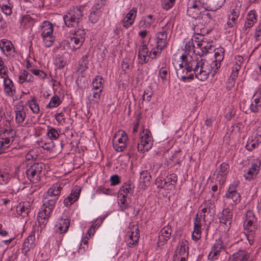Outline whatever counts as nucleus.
<instances>
[{
	"label": "nucleus",
	"mask_w": 261,
	"mask_h": 261,
	"mask_svg": "<svg viewBox=\"0 0 261 261\" xmlns=\"http://www.w3.org/2000/svg\"><path fill=\"white\" fill-rule=\"evenodd\" d=\"M62 184H53L44 194L43 205L38 213V221L41 229L45 227L61 194Z\"/></svg>",
	"instance_id": "nucleus-1"
},
{
	"label": "nucleus",
	"mask_w": 261,
	"mask_h": 261,
	"mask_svg": "<svg viewBox=\"0 0 261 261\" xmlns=\"http://www.w3.org/2000/svg\"><path fill=\"white\" fill-rule=\"evenodd\" d=\"M216 213L215 205L211 200L203 202L194 219V229L192 234L193 240L197 241L201 238V227L206 224V222L210 223Z\"/></svg>",
	"instance_id": "nucleus-2"
},
{
	"label": "nucleus",
	"mask_w": 261,
	"mask_h": 261,
	"mask_svg": "<svg viewBox=\"0 0 261 261\" xmlns=\"http://www.w3.org/2000/svg\"><path fill=\"white\" fill-rule=\"evenodd\" d=\"M216 64L211 60H206L201 57L193 60L190 66L193 67L194 79L205 81L211 73L214 76L219 69V65H217Z\"/></svg>",
	"instance_id": "nucleus-3"
},
{
	"label": "nucleus",
	"mask_w": 261,
	"mask_h": 261,
	"mask_svg": "<svg viewBox=\"0 0 261 261\" xmlns=\"http://www.w3.org/2000/svg\"><path fill=\"white\" fill-rule=\"evenodd\" d=\"M177 55L172 56V64L176 70L178 78L184 82H188L194 79L193 67H191L192 61L188 60H181L182 56Z\"/></svg>",
	"instance_id": "nucleus-4"
},
{
	"label": "nucleus",
	"mask_w": 261,
	"mask_h": 261,
	"mask_svg": "<svg viewBox=\"0 0 261 261\" xmlns=\"http://www.w3.org/2000/svg\"><path fill=\"white\" fill-rule=\"evenodd\" d=\"M244 227L246 231L245 236L250 245L254 241L255 231L258 229L257 218L252 211H248L244 220Z\"/></svg>",
	"instance_id": "nucleus-5"
},
{
	"label": "nucleus",
	"mask_w": 261,
	"mask_h": 261,
	"mask_svg": "<svg viewBox=\"0 0 261 261\" xmlns=\"http://www.w3.org/2000/svg\"><path fill=\"white\" fill-rule=\"evenodd\" d=\"M153 139L150 132L148 129H144L140 133L139 142L138 144V151L143 153L148 151L152 146Z\"/></svg>",
	"instance_id": "nucleus-6"
},
{
	"label": "nucleus",
	"mask_w": 261,
	"mask_h": 261,
	"mask_svg": "<svg viewBox=\"0 0 261 261\" xmlns=\"http://www.w3.org/2000/svg\"><path fill=\"white\" fill-rule=\"evenodd\" d=\"M53 31L54 28L51 23L48 21L43 22L41 29V35L44 45L47 47H50L55 41Z\"/></svg>",
	"instance_id": "nucleus-7"
},
{
	"label": "nucleus",
	"mask_w": 261,
	"mask_h": 261,
	"mask_svg": "<svg viewBox=\"0 0 261 261\" xmlns=\"http://www.w3.org/2000/svg\"><path fill=\"white\" fill-rule=\"evenodd\" d=\"M82 17L81 9L79 7H75L71 8L64 15L63 19L67 27H75Z\"/></svg>",
	"instance_id": "nucleus-8"
},
{
	"label": "nucleus",
	"mask_w": 261,
	"mask_h": 261,
	"mask_svg": "<svg viewBox=\"0 0 261 261\" xmlns=\"http://www.w3.org/2000/svg\"><path fill=\"white\" fill-rule=\"evenodd\" d=\"M195 44L190 39H188L185 41V47L181 51H178L173 54V56H176L177 55L182 56L180 58L181 60H188L193 61L199 57H197L195 54Z\"/></svg>",
	"instance_id": "nucleus-9"
},
{
	"label": "nucleus",
	"mask_w": 261,
	"mask_h": 261,
	"mask_svg": "<svg viewBox=\"0 0 261 261\" xmlns=\"http://www.w3.org/2000/svg\"><path fill=\"white\" fill-rule=\"evenodd\" d=\"M44 167L41 163H36L30 166L26 171L28 179L32 182L37 183L43 175L42 169Z\"/></svg>",
	"instance_id": "nucleus-10"
},
{
	"label": "nucleus",
	"mask_w": 261,
	"mask_h": 261,
	"mask_svg": "<svg viewBox=\"0 0 261 261\" xmlns=\"http://www.w3.org/2000/svg\"><path fill=\"white\" fill-rule=\"evenodd\" d=\"M84 30H78L67 40L69 47L72 50L79 49L83 45L85 39Z\"/></svg>",
	"instance_id": "nucleus-11"
},
{
	"label": "nucleus",
	"mask_w": 261,
	"mask_h": 261,
	"mask_svg": "<svg viewBox=\"0 0 261 261\" xmlns=\"http://www.w3.org/2000/svg\"><path fill=\"white\" fill-rule=\"evenodd\" d=\"M140 237L139 227L136 225L130 224L125 237L127 246L129 248L137 246Z\"/></svg>",
	"instance_id": "nucleus-12"
},
{
	"label": "nucleus",
	"mask_w": 261,
	"mask_h": 261,
	"mask_svg": "<svg viewBox=\"0 0 261 261\" xmlns=\"http://www.w3.org/2000/svg\"><path fill=\"white\" fill-rule=\"evenodd\" d=\"M128 142L127 133L123 130H120L115 134L113 140V146L118 152L123 151L126 147Z\"/></svg>",
	"instance_id": "nucleus-13"
},
{
	"label": "nucleus",
	"mask_w": 261,
	"mask_h": 261,
	"mask_svg": "<svg viewBox=\"0 0 261 261\" xmlns=\"http://www.w3.org/2000/svg\"><path fill=\"white\" fill-rule=\"evenodd\" d=\"M15 120L18 126H24L27 117L26 108L21 102L16 103L14 107Z\"/></svg>",
	"instance_id": "nucleus-14"
},
{
	"label": "nucleus",
	"mask_w": 261,
	"mask_h": 261,
	"mask_svg": "<svg viewBox=\"0 0 261 261\" xmlns=\"http://www.w3.org/2000/svg\"><path fill=\"white\" fill-rule=\"evenodd\" d=\"M229 170V165L227 163L223 162L217 168L214 175L216 181L222 186L225 183L227 175Z\"/></svg>",
	"instance_id": "nucleus-15"
},
{
	"label": "nucleus",
	"mask_w": 261,
	"mask_h": 261,
	"mask_svg": "<svg viewBox=\"0 0 261 261\" xmlns=\"http://www.w3.org/2000/svg\"><path fill=\"white\" fill-rule=\"evenodd\" d=\"M156 16L149 14L141 17L139 22V27L144 29H154L156 25Z\"/></svg>",
	"instance_id": "nucleus-16"
},
{
	"label": "nucleus",
	"mask_w": 261,
	"mask_h": 261,
	"mask_svg": "<svg viewBox=\"0 0 261 261\" xmlns=\"http://www.w3.org/2000/svg\"><path fill=\"white\" fill-rule=\"evenodd\" d=\"M257 14L254 10L249 11L246 16L245 21L243 27V31L248 34L252 27L257 21Z\"/></svg>",
	"instance_id": "nucleus-17"
},
{
	"label": "nucleus",
	"mask_w": 261,
	"mask_h": 261,
	"mask_svg": "<svg viewBox=\"0 0 261 261\" xmlns=\"http://www.w3.org/2000/svg\"><path fill=\"white\" fill-rule=\"evenodd\" d=\"M241 200L240 194L237 191H226L224 196V202L233 209L234 205L238 204Z\"/></svg>",
	"instance_id": "nucleus-18"
},
{
	"label": "nucleus",
	"mask_w": 261,
	"mask_h": 261,
	"mask_svg": "<svg viewBox=\"0 0 261 261\" xmlns=\"http://www.w3.org/2000/svg\"><path fill=\"white\" fill-rule=\"evenodd\" d=\"M232 210L229 206L223 208L219 217L220 222L226 226L225 229L227 230L229 229L232 221Z\"/></svg>",
	"instance_id": "nucleus-19"
},
{
	"label": "nucleus",
	"mask_w": 261,
	"mask_h": 261,
	"mask_svg": "<svg viewBox=\"0 0 261 261\" xmlns=\"http://www.w3.org/2000/svg\"><path fill=\"white\" fill-rule=\"evenodd\" d=\"M261 165V161L258 159L254 160L251 167L245 172L244 177L246 180H250L253 179L257 174Z\"/></svg>",
	"instance_id": "nucleus-20"
},
{
	"label": "nucleus",
	"mask_w": 261,
	"mask_h": 261,
	"mask_svg": "<svg viewBox=\"0 0 261 261\" xmlns=\"http://www.w3.org/2000/svg\"><path fill=\"white\" fill-rule=\"evenodd\" d=\"M241 5L236 6L230 10V13L228 14V20L226 24V27L228 28H234L238 21V17L240 13Z\"/></svg>",
	"instance_id": "nucleus-21"
},
{
	"label": "nucleus",
	"mask_w": 261,
	"mask_h": 261,
	"mask_svg": "<svg viewBox=\"0 0 261 261\" xmlns=\"http://www.w3.org/2000/svg\"><path fill=\"white\" fill-rule=\"evenodd\" d=\"M137 8L133 7L121 20L122 26L127 29L134 22L137 14Z\"/></svg>",
	"instance_id": "nucleus-22"
},
{
	"label": "nucleus",
	"mask_w": 261,
	"mask_h": 261,
	"mask_svg": "<svg viewBox=\"0 0 261 261\" xmlns=\"http://www.w3.org/2000/svg\"><path fill=\"white\" fill-rule=\"evenodd\" d=\"M203 10L197 3H195L192 2L189 3L187 12L188 15L192 18L199 19Z\"/></svg>",
	"instance_id": "nucleus-23"
},
{
	"label": "nucleus",
	"mask_w": 261,
	"mask_h": 261,
	"mask_svg": "<svg viewBox=\"0 0 261 261\" xmlns=\"http://www.w3.org/2000/svg\"><path fill=\"white\" fill-rule=\"evenodd\" d=\"M224 249V245L221 239L216 241L212 247L211 252L209 253L208 258L212 260L217 259L220 253Z\"/></svg>",
	"instance_id": "nucleus-24"
},
{
	"label": "nucleus",
	"mask_w": 261,
	"mask_h": 261,
	"mask_svg": "<svg viewBox=\"0 0 261 261\" xmlns=\"http://www.w3.org/2000/svg\"><path fill=\"white\" fill-rule=\"evenodd\" d=\"M0 48L6 56H14V47L10 41L5 39L1 40Z\"/></svg>",
	"instance_id": "nucleus-25"
},
{
	"label": "nucleus",
	"mask_w": 261,
	"mask_h": 261,
	"mask_svg": "<svg viewBox=\"0 0 261 261\" xmlns=\"http://www.w3.org/2000/svg\"><path fill=\"white\" fill-rule=\"evenodd\" d=\"M70 224V220L66 216H62L58 220L55 225L56 230L59 233L67 231Z\"/></svg>",
	"instance_id": "nucleus-26"
},
{
	"label": "nucleus",
	"mask_w": 261,
	"mask_h": 261,
	"mask_svg": "<svg viewBox=\"0 0 261 261\" xmlns=\"http://www.w3.org/2000/svg\"><path fill=\"white\" fill-rule=\"evenodd\" d=\"M172 229L169 224L163 227L159 235V245H164L171 237Z\"/></svg>",
	"instance_id": "nucleus-27"
},
{
	"label": "nucleus",
	"mask_w": 261,
	"mask_h": 261,
	"mask_svg": "<svg viewBox=\"0 0 261 261\" xmlns=\"http://www.w3.org/2000/svg\"><path fill=\"white\" fill-rule=\"evenodd\" d=\"M81 190L79 187H75L70 194L64 200V204L66 207L70 206L79 198Z\"/></svg>",
	"instance_id": "nucleus-28"
},
{
	"label": "nucleus",
	"mask_w": 261,
	"mask_h": 261,
	"mask_svg": "<svg viewBox=\"0 0 261 261\" xmlns=\"http://www.w3.org/2000/svg\"><path fill=\"white\" fill-rule=\"evenodd\" d=\"M225 2L226 0H206L203 8L210 11H215L220 9Z\"/></svg>",
	"instance_id": "nucleus-29"
},
{
	"label": "nucleus",
	"mask_w": 261,
	"mask_h": 261,
	"mask_svg": "<svg viewBox=\"0 0 261 261\" xmlns=\"http://www.w3.org/2000/svg\"><path fill=\"white\" fill-rule=\"evenodd\" d=\"M101 95V92L91 90V92L87 97V102L90 106L97 108L100 101Z\"/></svg>",
	"instance_id": "nucleus-30"
},
{
	"label": "nucleus",
	"mask_w": 261,
	"mask_h": 261,
	"mask_svg": "<svg viewBox=\"0 0 261 261\" xmlns=\"http://www.w3.org/2000/svg\"><path fill=\"white\" fill-rule=\"evenodd\" d=\"M213 44L214 42L212 40L205 38L198 46L200 49V52H198L199 57L205 55L213 50L214 47Z\"/></svg>",
	"instance_id": "nucleus-31"
},
{
	"label": "nucleus",
	"mask_w": 261,
	"mask_h": 261,
	"mask_svg": "<svg viewBox=\"0 0 261 261\" xmlns=\"http://www.w3.org/2000/svg\"><path fill=\"white\" fill-rule=\"evenodd\" d=\"M167 35L164 32H159L155 35V47L156 48L164 49L167 44Z\"/></svg>",
	"instance_id": "nucleus-32"
},
{
	"label": "nucleus",
	"mask_w": 261,
	"mask_h": 261,
	"mask_svg": "<svg viewBox=\"0 0 261 261\" xmlns=\"http://www.w3.org/2000/svg\"><path fill=\"white\" fill-rule=\"evenodd\" d=\"M11 136L7 138H0V153L5 152L11 146L14 141V137L15 135L13 130H11Z\"/></svg>",
	"instance_id": "nucleus-33"
},
{
	"label": "nucleus",
	"mask_w": 261,
	"mask_h": 261,
	"mask_svg": "<svg viewBox=\"0 0 261 261\" xmlns=\"http://www.w3.org/2000/svg\"><path fill=\"white\" fill-rule=\"evenodd\" d=\"M149 52L146 45H143L139 47L138 60L140 64H143L149 61L150 59Z\"/></svg>",
	"instance_id": "nucleus-34"
},
{
	"label": "nucleus",
	"mask_w": 261,
	"mask_h": 261,
	"mask_svg": "<svg viewBox=\"0 0 261 261\" xmlns=\"http://www.w3.org/2000/svg\"><path fill=\"white\" fill-rule=\"evenodd\" d=\"M177 253L174 255L177 257H184L187 258L188 254V242L186 240H182L179 242L177 247Z\"/></svg>",
	"instance_id": "nucleus-35"
},
{
	"label": "nucleus",
	"mask_w": 261,
	"mask_h": 261,
	"mask_svg": "<svg viewBox=\"0 0 261 261\" xmlns=\"http://www.w3.org/2000/svg\"><path fill=\"white\" fill-rule=\"evenodd\" d=\"M30 210L31 203L28 201L19 203L16 207L17 214L22 218L27 216Z\"/></svg>",
	"instance_id": "nucleus-36"
},
{
	"label": "nucleus",
	"mask_w": 261,
	"mask_h": 261,
	"mask_svg": "<svg viewBox=\"0 0 261 261\" xmlns=\"http://www.w3.org/2000/svg\"><path fill=\"white\" fill-rule=\"evenodd\" d=\"M35 236L33 235L28 236L24 240L22 248V252L25 256H27V254L30 250L35 246Z\"/></svg>",
	"instance_id": "nucleus-37"
},
{
	"label": "nucleus",
	"mask_w": 261,
	"mask_h": 261,
	"mask_svg": "<svg viewBox=\"0 0 261 261\" xmlns=\"http://www.w3.org/2000/svg\"><path fill=\"white\" fill-rule=\"evenodd\" d=\"M230 259L231 261H251L250 254L245 250H239L232 255Z\"/></svg>",
	"instance_id": "nucleus-38"
},
{
	"label": "nucleus",
	"mask_w": 261,
	"mask_h": 261,
	"mask_svg": "<svg viewBox=\"0 0 261 261\" xmlns=\"http://www.w3.org/2000/svg\"><path fill=\"white\" fill-rule=\"evenodd\" d=\"M5 93L9 96H13L15 93L13 82L10 79H5L3 82Z\"/></svg>",
	"instance_id": "nucleus-39"
},
{
	"label": "nucleus",
	"mask_w": 261,
	"mask_h": 261,
	"mask_svg": "<svg viewBox=\"0 0 261 261\" xmlns=\"http://www.w3.org/2000/svg\"><path fill=\"white\" fill-rule=\"evenodd\" d=\"M103 80L101 76H97L93 80L91 84V90L102 93Z\"/></svg>",
	"instance_id": "nucleus-40"
},
{
	"label": "nucleus",
	"mask_w": 261,
	"mask_h": 261,
	"mask_svg": "<svg viewBox=\"0 0 261 261\" xmlns=\"http://www.w3.org/2000/svg\"><path fill=\"white\" fill-rule=\"evenodd\" d=\"M2 11L7 16L12 14L13 8V4L10 0H7L0 4Z\"/></svg>",
	"instance_id": "nucleus-41"
},
{
	"label": "nucleus",
	"mask_w": 261,
	"mask_h": 261,
	"mask_svg": "<svg viewBox=\"0 0 261 261\" xmlns=\"http://www.w3.org/2000/svg\"><path fill=\"white\" fill-rule=\"evenodd\" d=\"M260 142L254 136L250 137L247 142L246 148L249 151H252L258 147Z\"/></svg>",
	"instance_id": "nucleus-42"
},
{
	"label": "nucleus",
	"mask_w": 261,
	"mask_h": 261,
	"mask_svg": "<svg viewBox=\"0 0 261 261\" xmlns=\"http://www.w3.org/2000/svg\"><path fill=\"white\" fill-rule=\"evenodd\" d=\"M34 81V78L32 75L25 70H23L19 76L18 82L20 84H22L25 82L33 83Z\"/></svg>",
	"instance_id": "nucleus-43"
},
{
	"label": "nucleus",
	"mask_w": 261,
	"mask_h": 261,
	"mask_svg": "<svg viewBox=\"0 0 261 261\" xmlns=\"http://www.w3.org/2000/svg\"><path fill=\"white\" fill-rule=\"evenodd\" d=\"M27 104L34 114H37L39 113V106L35 97L31 96L30 99L28 100Z\"/></svg>",
	"instance_id": "nucleus-44"
},
{
	"label": "nucleus",
	"mask_w": 261,
	"mask_h": 261,
	"mask_svg": "<svg viewBox=\"0 0 261 261\" xmlns=\"http://www.w3.org/2000/svg\"><path fill=\"white\" fill-rule=\"evenodd\" d=\"M19 22L22 27L24 28H28L33 25L34 23L33 19L30 15H24L22 16L20 19Z\"/></svg>",
	"instance_id": "nucleus-45"
},
{
	"label": "nucleus",
	"mask_w": 261,
	"mask_h": 261,
	"mask_svg": "<svg viewBox=\"0 0 261 261\" xmlns=\"http://www.w3.org/2000/svg\"><path fill=\"white\" fill-rule=\"evenodd\" d=\"M163 23H165L162 28V30L160 32H164V33L167 34L172 31L174 25V20L172 18H169L167 20H164Z\"/></svg>",
	"instance_id": "nucleus-46"
},
{
	"label": "nucleus",
	"mask_w": 261,
	"mask_h": 261,
	"mask_svg": "<svg viewBox=\"0 0 261 261\" xmlns=\"http://www.w3.org/2000/svg\"><path fill=\"white\" fill-rule=\"evenodd\" d=\"M102 13L99 8H95L90 12L89 15V19L92 23H95L98 21Z\"/></svg>",
	"instance_id": "nucleus-47"
},
{
	"label": "nucleus",
	"mask_w": 261,
	"mask_h": 261,
	"mask_svg": "<svg viewBox=\"0 0 261 261\" xmlns=\"http://www.w3.org/2000/svg\"><path fill=\"white\" fill-rule=\"evenodd\" d=\"M250 110L254 113L261 112V100L257 97L253 100L250 105Z\"/></svg>",
	"instance_id": "nucleus-48"
},
{
	"label": "nucleus",
	"mask_w": 261,
	"mask_h": 261,
	"mask_svg": "<svg viewBox=\"0 0 261 261\" xmlns=\"http://www.w3.org/2000/svg\"><path fill=\"white\" fill-rule=\"evenodd\" d=\"M11 175L6 169L0 170V185H4L8 183Z\"/></svg>",
	"instance_id": "nucleus-49"
},
{
	"label": "nucleus",
	"mask_w": 261,
	"mask_h": 261,
	"mask_svg": "<svg viewBox=\"0 0 261 261\" xmlns=\"http://www.w3.org/2000/svg\"><path fill=\"white\" fill-rule=\"evenodd\" d=\"M224 49L223 48L220 47L216 49H215L214 56L215 60L213 62L217 63V65H219V68L220 67V62L223 60L224 58Z\"/></svg>",
	"instance_id": "nucleus-50"
},
{
	"label": "nucleus",
	"mask_w": 261,
	"mask_h": 261,
	"mask_svg": "<svg viewBox=\"0 0 261 261\" xmlns=\"http://www.w3.org/2000/svg\"><path fill=\"white\" fill-rule=\"evenodd\" d=\"M38 144L40 147L48 151L52 150L55 146L54 142L52 140L48 139L39 141Z\"/></svg>",
	"instance_id": "nucleus-51"
},
{
	"label": "nucleus",
	"mask_w": 261,
	"mask_h": 261,
	"mask_svg": "<svg viewBox=\"0 0 261 261\" xmlns=\"http://www.w3.org/2000/svg\"><path fill=\"white\" fill-rule=\"evenodd\" d=\"M62 103V100L60 98L55 95L53 96L50 100L49 102L46 105V108L47 109H53L55 108H57Z\"/></svg>",
	"instance_id": "nucleus-52"
},
{
	"label": "nucleus",
	"mask_w": 261,
	"mask_h": 261,
	"mask_svg": "<svg viewBox=\"0 0 261 261\" xmlns=\"http://www.w3.org/2000/svg\"><path fill=\"white\" fill-rule=\"evenodd\" d=\"M151 176L147 170H144L140 172V182L143 184V185L147 186L150 182Z\"/></svg>",
	"instance_id": "nucleus-53"
},
{
	"label": "nucleus",
	"mask_w": 261,
	"mask_h": 261,
	"mask_svg": "<svg viewBox=\"0 0 261 261\" xmlns=\"http://www.w3.org/2000/svg\"><path fill=\"white\" fill-rule=\"evenodd\" d=\"M159 74L163 84H165L168 81L169 75L168 68L166 67L161 68L159 70Z\"/></svg>",
	"instance_id": "nucleus-54"
},
{
	"label": "nucleus",
	"mask_w": 261,
	"mask_h": 261,
	"mask_svg": "<svg viewBox=\"0 0 261 261\" xmlns=\"http://www.w3.org/2000/svg\"><path fill=\"white\" fill-rule=\"evenodd\" d=\"M47 135L49 138L48 140H52L54 142V140H56L59 138V133L56 128L48 127Z\"/></svg>",
	"instance_id": "nucleus-55"
},
{
	"label": "nucleus",
	"mask_w": 261,
	"mask_h": 261,
	"mask_svg": "<svg viewBox=\"0 0 261 261\" xmlns=\"http://www.w3.org/2000/svg\"><path fill=\"white\" fill-rule=\"evenodd\" d=\"M204 9L205 10H203L199 20H202V22L206 24L212 20L213 17L211 14L207 12L208 10H206L205 8Z\"/></svg>",
	"instance_id": "nucleus-56"
},
{
	"label": "nucleus",
	"mask_w": 261,
	"mask_h": 261,
	"mask_svg": "<svg viewBox=\"0 0 261 261\" xmlns=\"http://www.w3.org/2000/svg\"><path fill=\"white\" fill-rule=\"evenodd\" d=\"M134 186L130 183L124 184L120 188L119 190H122V192L132 196L134 193Z\"/></svg>",
	"instance_id": "nucleus-57"
},
{
	"label": "nucleus",
	"mask_w": 261,
	"mask_h": 261,
	"mask_svg": "<svg viewBox=\"0 0 261 261\" xmlns=\"http://www.w3.org/2000/svg\"><path fill=\"white\" fill-rule=\"evenodd\" d=\"M117 198L118 204L121 211H124L128 208L129 206L128 199L121 198L119 196H118Z\"/></svg>",
	"instance_id": "nucleus-58"
},
{
	"label": "nucleus",
	"mask_w": 261,
	"mask_h": 261,
	"mask_svg": "<svg viewBox=\"0 0 261 261\" xmlns=\"http://www.w3.org/2000/svg\"><path fill=\"white\" fill-rule=\"evenodd\" d=\"M190 39L192 41L194 44H195V45H196L198 47L200 44L205 39V38L203 35L201 34H194Z\"/></svg>",
	"instance_id": "nucleus-59"
},
{
	"label": "nucleus",
	"mask_w": 261,
	"mask_h": 261,
	"mask_svg": "<svg viewBox=\"0 0 261 261\" xmlns=\"http://www.w3.org/2000/svg\"><path fill=\"white\" fill-rule=\"evenodd\" d=\"M175 0H162V7L165 10H168L171 8L174 3Z\"/></svg>",
	"instance_id": "nucleus-60"
},
{
	"label": "nucleus",
	"mask_w": 261,
	"mask_h": 261,
	"mask_svg": "<svg viewBox=\"0 0 261 261\" xmlns=\"http://www.w3.org/2000/svg\"><path fill=\"white\" fill-rule=\"evenodd\" d=\"M29 71L35 75L38 76L41 79H45L46 77V74L43 71L36 68H31Z\"/></svg>",
	"instance_id": "nucleus-61"
},
{
	"label": "nucleus",
	"mask_w": 261,
	"mask_h": 261,
	"mask_svg": "<svg viewBox=\"0 0 261 261\" xmlns=\"http://www.w3.org/2000/svg\"><path fill=\"white\" fill-rule=\"evenodd\" d=\"M88 240L87 237L82 239L81 246L79 249V253L82 254L88 249Z\"/></svg>",
	"instance_id": "nucleus-62"
},
{
	"label": "nucleus",
	"mask_w": 261,
	"mask_h": 261,
	"mask_svg": "<svg viewBox=\"0 0 261 261\" xmlns=\"http://www.w3.org/2000/svg\"><path fill=\"white\" fill-rule=\"evenodd\" d=\"M163 50L156 47L152 48L149 52L150 59H153L159 57Z\"/></svg>",
	"instance_id": "nucleus-63"
},
{
	"label": "nucleus",
	"mask_w": 261,
	"mask_h": 261,
	"mask_svg": "<svg viewBox=\"0 0 261 261\" xmlns=\"http://www.w3.org/2000/svg\"><path fill=\"white\" fill-rule=\"evenodd\" d=\"M97 194H106L107 195L112 194V190L109 188H106L103 186H99L97 188L96 191Z\"/></svg>",
	"instance_id": "nucleus-64"
}]
</instances>
